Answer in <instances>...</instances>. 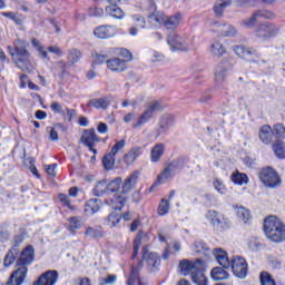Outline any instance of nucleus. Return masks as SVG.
<instances>
[{
    "label": "nucleus",
    "instance_id": "nucleus-17",
    "mask_svg": "<svg viewBox=\"0 0 285 285\" xmlns=\"http://www.w3.org/2000/svg\"><path fill=\"white\" fill-rule=\"evenodd\" d=\"M112 97L106 96L101 98H92L88 101L89 108H95L96 110H106L110 106Z\"/></svg>",
    "mask_w": 285,
    "mask_h": 285
},
{
    "label": "nucleus",
    "instance_id": "nucleus-26",
    "mask_svg": "<svg viewBox=\"0 0 285 285\" xmlns=\"http://www.w3.org/2000/svg\"><path fill=\"white\" fill-rule=\"evenodd\" d=\"M258 137L262 144L271 145L273 141V128L269 125H264L258 131Z\"/></svg>",
    "mask_w": 285,
    "mask_h": 285
},
{
    "label": "nucleus",
    "instance_id": "nucleus-9",
    "mask_svg": "<svg viewBox=\"0 0 285 285\" xmlns=\"http://www.w3.org/2000/svg\"><path fill=\"white\" fill-rule=\"evenodd\" d=\"M259 19H275V13L268 10L256 11L252 14V17L244 19L240 22V26L246 30H250L257 26V21H259Z\"/></svg>",
    "mask_w": 285,
    "mask_h": 285
},
{
    "label": "nucleus",
    "instance_id": "nucleus-31",
    "mask_svg": "<svg viewBox=\"0 0 285 285\" xmlns=\"http://www.w3.org/2000/svg\"><path fill=\"white\" fill-rule=\"evenodd\" d=\"M99 208H101V200H99V199H90L85 205V213L87 215H95V213L99 212Z\"/></svg>",
    "mask_w": 285,
    "mask_h": 285
},
{
    "label": "nucleus",
    "instance_id": "nucleus-32",
    "mask_svg": "<svg viewBox=\"0 0 285 285\" xmlns=\"http://www.w3.org/2000/svg\"><path fill=\"white\" fill-rule=\"evenodd\" d=\"M119 222H121V214L119 212H111L106 218V226L117 228Z\"/></svg>",
    "mask_w": 285,
    "mask_h": 285
},
{
    "label": "nucleus",
    "instance_id": "nucleus-37",
    "mask_svg": "<svg viewBox=\"0 0 285 285\" xmlns=\"http://www.w3.org/2000/svg\"><path fill=\"white\" fill-rule=\"evenodd\" d=\"M122 180L120 177L114 179V180H107L108 185V195H117L119 193V189L121 188Z\"/></svg>",
    "mask_w": 285,
    "mask_h": 285
},
{
    "label": "nucleus",
    "instance_id": "nucleus-5",
    "mask_svg": "<svg viewBox=\"0 0 285 285\" xmlns=\"http://www.w3.org/2000/svg\"><path fill=\"white\" fill-rule=\"evenodd\" d=\"M282 32V27L274 22H263L257 26L255 29V37L258 41L263 42L268 41V39H273V37H277Z\"/></svg>",
    "mask_w": 285,
    "mask_h": 285
},
{
    "label": "nucleus",
    "instance_id": "nucleus-58",
    "mask_svg": "<svg viewBox=\"0 0 285 285\" xmlns=\"http://www.w3.org/2000/svg\"><path fill=\"white\" fill-rule=\"evenodd\" d=\"M81 59V51L77 49H72L69 52V61L70 63H77Z\"/></svg>",
    "mask_w": 285,
    "mask_h": 285
},
{
    "label": "nucleus",
    "instance_id": "nucleus-56",
    "mask_svg": "<svg viewBox=\"0 0 285 285\" xmlns=\"http://www.w3.org/2000/svg\"><path fill=\"white\" fill-rule=\"evenodd\" d=\"M223 28H224V23H222L219 21H212L209 23L210 32H216L217 35H222Z\"/></svg>",
    "mask_w": 285,
    "mask_h": 285
},
{
    "label": "nucleus",
    "instance_id": "nucleus-23",
    "mask_svg": "<svg viewBox=\"0 0 285 285\" xmlns=\"http://www.w3.org/2000/svg\"><path fill=\"white\" fill-rule=\"evenodd\" d=\"M214 257L216 262L223 268H230V259L228 258V253L222 248L214 249Z\"/></svg>",
    "mask_w": 285,
    "mask_h": 285
},
{
    "label": "nucleus",
    "instance_id": "nucleus-7",
    "mask_svg": "<svg viewBox=\"0 0 285 285\" xmlns=\"http://www.w3.org/2000/svg\"><path fill=\"white\" fill-rule=\"evenodd\" d=\"M229 266L232 268V273L238 279H246L248 275V263L242 256H234L230 259Z\"/></svg>",
    "mask_w": 285,
    "mask_h": 285
},
{
    "label": "nucleus",
    "instance_id": "nucleus-6",
    "mask_svg": "<svg viewBox=\"0 0 285 285\" xmlns=\"http://www.w3.org/2000/svg\"><path fill=\"white\" fill-rule=\"evenodd\" d=\"M258 177L266 188H279V186H282V177H279V174H277V170L274 168H263Z\"/></svg>",
    "mask_w": 285,
    "mask_h": 285
},
{
    "label": "nucleus",
    "instance_id": "nucleus-51",
    "mask_svg": "<svg viewBox=\"0 0 285 285\" xmlns=\"http://www.w3.org/2000/svg\"><path fill=\"white\" fill-rule=\"evenodd\" d=\"M87 237H104V233L98 227H88L85 232Z\"/></svg>",
    "mask_w": 285,
    "mask_h": 285
},
{
    "label": "nucleus",
    "instance_id": "nucleus-44",
    "mask_svg": "<svg viewBox=\"0 0 285 285\" xmlns=\"http://www.w3.org/2000/svg\"><path fill=\"white\" fill-rule=\"evenodd\" d=\"M230 227V219H228L224 214L220 215L218 222L216 223L215 227L217 230H227Z\"/></svg>",
    "mask_w": 285,
    "mask_h": 285
},
{
    "label": "nucleus",
    "instance_id": "nucleus-35",
    "mask_svg": "<svg viewBox=\"0 0 285 285\" xmlns=\"http://www.w3.org/2000/svg\"><path fill=\"white\" fill-rule=\"evenodd\" d=\"M232 3L233 0H218L214 6V12L216 17H222V14H224V10H226V8H229Z\"/></svg>",
    "mask_w": 285,
    "mask_h": 285
},
{
    "label": "nucleus",
    "instance_id": "nucleus-64",
    "mask_svg": "<svg viewBox=\"0 0 285 285\" xmlns=\"http://www.w3.org/2000/svg\"><path fill=\"white\" fill-rule=\"evenodd\" d=\"M89 14L90 17H104V10L98 7H91L89 8Z\"/></svg>",
    "mask_w": 285,
    "mask_h": 285
},
{
    "label": "nucleus",
    "instance_id": "nucleus-48",
    "mask_svg": "<svg viewBox=\"0 0 285 285\" xmlns=\"http://www.w3.org/2000/svg\"><path fill=\"white\" fill-rule=\"evenodd\" d=\"M223 214H219L218 212H215V210H209L207 214H206V219L207 222H209V224H212V226H215L217 225V222L219 220V218L222 217Z\"/></svg>",
    "mask_w": 285,
    "mask_h": 285
},
{
    "label": "nucleus",
    "instance_id": "nucleus-54",
    "mask_svg": "<svg viewBox=\"0 0 285 285\" xmlns=\"http://www.w3.org/2000/svg\"><path fill=\"white\" fill-rule=\"evenodd\" d=\"M131 21L137 26L138 28L146 29V18L139 14H132Z\"/></svg>",
    "mask_w": 285,
    "mask_h": 285
},
{
    "label": "nucleus",
    "instance_id": "nucleus-57",
    "mask_svg": "<svg viewBox=\"0 0 285 285\" xmlns=\"http://www.w3.org/2000/svg\"><path fill=\"white\" fill-rule=\"evenodd\" d=\"M58 199L61 202V204H65L69 210H75V205L70 203V197H68V195L59 194Z\"/></svg>",
    "mask_w": 285,
    "mask_h": 285
},
{
    "label": "nucleus",
    "instance_id": "nucleus-52",
    "mask_svg": "<svg viewBox=\"0 0 285 285\" xmlns=\"http://www.w3.org/2000/svg\"><path fill=\"white\" fill-rule=\"evenodd\" d=\"M261 284L262 285H276L275 279L267 272H263L261 274Z\"/></svg>",
    "mask_w": 285,
    "mask_h": 285
},
{
    "label": "nucleus",
    "instance_id": "nucleus-3",
    "mask_svg": "<svg viewBox=\"0 0 285 285\" xmlns=\"http://www.w3.org/2000/svg\"><path fill=\"white\" fill-rule=\"evenodd\" d=\"M185 167L186 161H184V159L173 160L158 174L154 186H164V184H168V181H170L177 173L184 170Z\"/></svg>",
    "mask_w": 285,
    "mask_h": 285
},
{
    "label": "nucleus",
    "instance_id": "nucleus-27",
    "mask_svg": "<svg viewBox=\"0 0 285 285\" xmlns=\"http://www.w3.org/2000/svg\"><path fill=\"white\" fill-rule=\"evenodd\" d=\"M166 151V145L164 144H156L150 150V161L153 164H157L164 157V153Z\"/></svg>",
    "mask_w": 285,
    "mask_h": 285
},
{
    "label": "nucleus",
    "instance_id": "nucleus-13",
    "mask_svg": "<svg viewBox=\"0 0 285 285\" xmlns=\"http://www.w3.org/2000/svg\"><path fill=\"white\" fill-rule=\"evenodd\" d=\"M126 202H128V197L124 191L118 194H109L108 198L106 199V204L111 206L114 210H121L124 206H126Z\"/></svg>",
    "mask_w": 285,
    "mask_h": 285
},
{
    "label": "nucleus",
    "instance_id": "nucleus-50",
    "mask_svg": "<svg viewBox=\"0 0 285 285\" xmlns=\"http://www.w3.org/2000/svg\"><path fill=\"white\" fill-rule=\"evenodd\" d=\"M214 188L218 195H226V193H227L226 185L224 184V180H222L219 178L214 179Z\"/></svg>",
    "mask_w": 285,
    "mask_h": 285
},
{
    "label": "nucleus",
    "instance_id": "nucleus-4",
    "mask_svg": "<svg viewBox=\"0 0 285 285\" xmlns=\"http://www.w3.org/2000/svg\"><path fill=\"white\" fill-rule=\"evenodd\" d=\"M167 43L171 50H179L180 52H190L195 50V41L191 37H184L177 33H171L167 37Z\"/></svg>",
    "mask_w": 285,
    "mask_h": 285
},
{
    "label": "nucleus",
    "instance_id": "nucleus-40",
    "mask_svg": "<svg viewBox=\"0 0 285 285\" xmlns=\"http://www.w3.org/2000/svg\"><path fill=\"white\" fill-rule=\"evenodd\" d=\"M232 181L237 186H244V184H248V176L246 174H239L238 171H234L232 174Z\"/></svg>",
    "mask_w": 285,
    "mask_h": 285
},
{
    "label": "nucleus",
    "instance_id": "nucleus-62",
    "mask_svg": "<svg viewBox=\"0 0 285 285\" xmlns=\"http://www.w3.org/2000/svg\"><path fill=\"white\" fill-rule=\"evenodd\" d=\"M45 170L49 177H56L57 176V164L46 165Z\"/></svg>",
    "mask_w": 285,
    "mask_h": 285
},
{
    "label": "nucleus",
    "instance_id": "nucleus-8",
    "mask_svg": "<svg viewBox=\"0 0 285 285\" xmlns=\"http://www.w3.org/2000/svg\"><path fill=\"white\" fill-rule=\"evenodd\" d=\"M97 3H100V6H107L105 8L106 14L108 17H111L112 19H118L121 21L124 17H126V12L121 10L117 4L119 3V0H95Z\"/></svg>",
    "mask_w": 285,
    "mask_h": 285
},
{
    "label": "nucleus",
    "instance_id": "nucleus-55",
    "mask_svg": "<svg viewBox=\"0 0 285 285\" xmlns=\"http://www.w3.org/2000/svg\"><path fill=\"white\" fill-rule=\"evenodd\" d=\"M126 147V140H119L116 142V145L111 148L110 154L115 157L118 155V153H121L124 148Z\"/></svg>",
    "mask_w": 285,
    "mask_h": 285
},
{
    "label": "nucleus",
    "instance_id": "nucleus-39",
    "mask_svg": "<svg viewBox=\"0 0 285 285\" xmlns=\"http://www.w3.org/2000/svg\"><path fill=\"white\" fill-rule=\"evenodd\" d=\"M273 150L276 155V157H278V159H285V144L282 140H278L276 142L273 144Z\"/></svg>",
    "mask_w": 285,
    "mask_h": 285
},
{
    "label": "nucleus",
    "instance_id": "nucleus-24",
    "mask_svg": "<svg viewBox=\"0 0 285 285\" xmlns=\"http://www.w3.org/2000/svg\"><path fill=\"white\" fill-rule=\"evenodd\" d=\"M137 181H139V174L137 171H134L125 179L122 184V193L125 195H127V193H130V190L136 188Z\"/></svg>",
    "mask_w": 285,
    "mask_h": 285
},
{
    "label": "nucleus",
    "instance_id": "nucleus-47",
    "mask_svg": "<svg viewBox=\"0 0 285 285\" xmlns=\"http://www.w3.org/2000/svg\"><path fill=\"white\" fill-rule=\"evenodd\" d=\"M17 249L10 250L3 261V266H6V268H10V266H12V264H14V262H17Z\"/></svg>",
    "mask_w": 285,
    "mask_h": 285
},
{
    "label": "nucleus",
    "instance_id": "nucleus-2",
    "mask_svg": "<svg viewBox=\"0 0 285 285\" xmlns=\"http://www.w3.org/2000/svg\"><path fill=\"white\" fill-rule=\"evenodd\" d=\"M8 50L13 63H16L20 70H30V52H28V42L17 40L13 42V48L12 46H9Z\"/></svg>",
    "mask_w": 285,
    "mask_h": 285
},
{
    "label": "nucleus",
    "instance_id": "nucleus-42",
    "mask_svg": "<svg viewBox=\"0 0 285 285\" xmlns=\"http://www.w3.org/2000/svg\"><path fill=\"white\" fill-rule=\"evenodd\" d=\"M114 55H116L117 57H122V59H125V63L126 61H132V53L126 48L114 49Z\"/></svg>",
    "mask_w": 285,
    "mask_h": 285
},
{
    "label": "nucleus",
    "instance_id": "nucleus-28",
    "mask_svg": "<svg viewBox=\"0 0 285 285\" xmlns=\"http://www.w3.org/2000/svg\"><path fill=\"white\" fill-rule=\"evenodd\" d=\"M204 265L200 264L195 273L191 274V282L196 285H208V278L204 275Z\"/></svg>",
    "mask_w": 285,
    "mask_h": 285
},
{
    "label": "nucleus",
    "instance_id": "nucleus-59",
    "mask_svg": "<svg viewBox=\"0 0 285 285\" xmlns=\"http://www.w3.org/2000/svg\"><path fill=\"white\" fill-rule=\"evenodd\" d=\"M91 57H92L94 63H96L97 66L106 62V56L98 53L97 51H94L91 53Z\"/></svg>",
    "mask_w": 285,
    "mask_h": 285
},
{
    "label": "nucleus",
    "instance_id": "nucleus-63",
    "mask_svg": "<svg viewBox=\"0 0 285 285\" xmlns=\"http://www.w3.org/2000/svg\"><path fill=\"white\" fill-rule=\"evenodd\" d=\"M138 281H139V272L137 269H132L128 278L127 285H134L135 282H138Z\"/></svg>",
    "mask_w": 285,
    "mask_h": 285
},
{
    "label": "nucleus",
    "instance_id": "nucleus-49",
    "mask_svg": "<svg viewBox=\"0 0 285 285\" xmlns=\"http://www.w3.org/2000/svg\"><path fill=\"white\" fill-rule=\"evenodd\" d=\"M220 35H223V37H235L237 35V30L233 24H223Z\"/></svg>",
    "mask_w": 285,
    "mask_h": 285
},
{
    "label": "nucleus",
    "instance_id": "nucleus-60",
    "mask_svg": "<svg viewBox=\"0 0 285 285\" xmlns=\"http://www.w3.org/2000/svg\"><path fill=\"white\" fill-rule=\"evenodd\" d=\"M47 132L49 134L50 141H59V132H57V127H47Z\"/></svg>",
    "mask_w": 285,
    "mask_h": 285
},
{
    "label": "nucleus",
    "instance_id": "nucleus-36",
    "mask_svg": "<svg viewBox=\"0 0 285 285\" xmlns=\"http://www.w3.org/2000/svg\"><path fill=\"white\" fill-rule=\"evenodd\" d=\"M106 193H108V180H100L96 183L94 187V195H96V197H104Z\"/></svg>",
    "mask_w": 285,
    "mask_h": 285
},
{
    "label": "nucleus",
    "instance_id": "nucleus-20",
    "mask_svg": "<svg viewBox=\"0 0 285 285\" xmlns=\"http://www.w3.org/2000/svg\"><path fill=\"white\" fill-rule=\"evenodd\" d=\"M184 21V16L181 13H174L171 16H165V27L167 30H177Z\"/></svg>",
    "mask_w": 285,
    "mask_h": 285
},
{
    "label": "nucleus",
    "instance_id": "nucleus-15",
    "mask_svg": "<svg viewBox=\"0 0 285 285\" xmlns=\"http://www.w3.org/2000/svg\"><path fill=\"white\" fill-rule=\"evenodd\" d=\"M31 262H35V248L32 246H28L24 248L18 259L17 267L18 268H27Z\"/></svg>",
    "mask_w": 285,
    "mask_h": 285
},
{
    "label": "nucleus",
    "instance_id": "nucleus-29",
    "mask_svg": "<svg viewBox=\"0 0 285 285\" xmlns=\"http://www.w3.org/2000/svg\"><path fill=\"white\" fill-rule=\"evenodd\" d=\"M234 210L237 215V218L239 219V222H243V224H248L250 219H253L250 210L244 206H235Z\"/></svg>",
    "mask_w": 285,
    "mask_h": 285
},
{
    "label": "nucleus",
    "instance_id": "nucleus-10",
    "mask_svg": "<svg viewBox=\"0 0 285 285\" xmlns=\"http://www.w3.org/2000/svg\"><path fill=\"white\" fill-rule=\"evenodd\" d=\"M233 50L240 59H245V61H249L250 63H259L257 59L262 57V53L257 52V50L244 45L235 46Z\"/></svg>",
    "mask_w": 285,
    "mask_h": 285
},
{
    "label": "nucleus",
    "instance_id": "nucleus-25",
    "mask_svg": "<svg viewBox=\"0 0 285 285\" xmlns=\"http://www.w3.org/2000/svg\"><path fill=\"white\" fill-rule=\"evenodd\" d=\"M228 70L229 68L227 63H218L214 72L215 81L217 83H223V81H225V79L228 77Z\"/></svg>",
    "mask_w": 285,
    "mask_h": 285
},
{
    "label": "nucleus",
    "instance_id": "nucleus-61",
    "mask_svg": "<svg viewBox=\"0 0 285 285\" xmlns=\"http://www.w3.org/2000/svg\"><path fill=\"white\" fill-rule=\"evenodd\" d=\"M165 57L161 52L158 51H150L149 52V61L157 62L164 61Z\"/></svg>",
    "mask_w": 285,
    "mask_h": 285
},
{
    "label": "nucleus",
    "instance_id": "nucleus-14",
    "mask_svg": "<svg viewBox=\"0 0 285 285\" xmlns=\"http://www.w3.org/2000/svg\"><path fill=\"white\" fill-rule=\"evenodd\" d=\"M81 142L85 144L94 155H97V149H94V146L99 142V137H97L95 129L83 131Z\"/></svg>",
    "mask_w": 285,
    "mask_h": 285
},
{
    "label": "nucleus",
    "instance_id": "nucleus-41",
    "mask_svg": "<svg viewBox=\"0 0 285 285\" xmlns=\"http://www.w3.org/2000/svg\"><path fill=\"white\" fill-rule=\"evenodd\" d=\"M31 43L33 48L38 50L39 57H41L43 61H50V56H48V51H46V49H43V47L40 46L39 40L32 39Z\"/></svg>",
    "mask_w": 285,
    "mask_h": 285
},
{
    "label": "nucleus",
    "instance_id": "nucleus-18",
    "mask_svg": "<svg viewBox=\"0 0 285 285\" xmlns=\"http://www.w3.org/2000/svg\"><path fill=\"white\" fill-rule=\"evenodd\" d=\"M202 264V261H197L196 263H193L190 261H181L180 264H179V271H180V274H183L185 277L187 275H193V273H195L199 266Z\"/></svg>",
    "mask_w": 285,
    "mask_h": 285
},
{
    "label": "nucleus",
    "instance_id": "nucleus-19",
    "mask_svg": "<svg viewBox=\"0 0 285 285\" xmlns=\"http://www.w3.org/2000/svg\"><path fill=\"white\" fill-rule=\"evenodd\" d=\"M147 21L150 28H161V26H165L166 23V16L161 11H155L147 17Z\"/></svg>",
    "mask_w": 285,
    "mask_h": 285
},
{
    "label": "nucleus",
    "instance_id": "nucleus-21",
    "mask_svg": "<svg viewBox=\"0 0 285 285\" xmlns=\"http://www.w3.org/2000/svg\"><path fill=\"white\" fill-rule=\"evenodd\" d=\"M107 68L111 72H125L127 70L126 61L119 58L107 60Z\"/></svg>",
    "mask_w": 285,
    "mask_h": 285
},
{
    "label": "nucleus",
    "instance_id": "nucleus-33",
    "mask_svg": "<svg viewBox=\"0 0 285 285\" xmlns=\"http://www.w3.org/2000/svg\"><path fill=\"white\" fill-rule=\"evenodd\" d=\"M153 117H154L153 110L147 108V110L144 111V114L139 116L137 122L134 125V128H141V126L148 124Z\"/></svg>",
    "mask_w": 285,
    "mask_h": 285
},
{
    "label": "nucleus",
    "instance_id": "nucleus-53",
    "mask_svg": "<svg viewBox=\"0 0 285 285\" xmlns=\"http://www.w3.org/2000/svg\"><path fill=\"white\" fill-rule=\"evenodd\" d=\"M273 135H276V137H279L281 139H284L285 137V126L283 124H276L272 129Z\"/></svg>",
    "mask_w": 285,
    "mask_h": 285
},
{
    "label": "nucleus",
    "instance_id": "nucleus-16",
    "mask_svg": "<svg viewBox=\"0 0 285 285\" xmlns=\"http://www.w3.org/2000/svg\"><path fill=\"white\" fill-rule=\"evenodd\" d=\"M28 275V267H18L9 277L6 285H21Z\"/></svg>",
    "mask_w": 285,
    "mask_h": 285
},
{
    "label": "nucleus",
    "instance_id": "nucleus-1",
    "mask_svg": "<svg viewBox=\"0 0 285 285\" xmlns=\"http://www.w3.org/2000/svg\"><path fill=\"white\" fill-rule=\"evenodd\" d=\"M264 233L271 242L279 244L285 242V224L277 216H268L264 220Z\"/></svg>",
    "mask_w": 285,
    "mask_h": 285
},
{
    "label": "nucleus",
    "instance_id": "nucleus-22",
    "mask_svg": "<svg viewBox=\"0 0 285 285\" xmlns=\"http://www.w3.org/2000/svg\"><path fill=\"white\" fill-rule=\"evenodd\" d=\"M210 278L213 282H226V279H230V274L226 271V267H214L210 271Z\"/></svg>",
    "mask_w": 285,
    "mask_h": 285
},
{
    "label": "nucleus",
    "instance_id": "nucleus-46",
    "mask_svg": "<svg viewBox=\"0 0 285 285\" xmlns=\"http://www.w3.org/2000/svg\"><path fill=\"white\" fill-rule=\"evenodd\" d=\"M168 213H170V203L168 199L163 198L158 206V215L164 217V215H168Z\"/></svg>",
    "mask_w": 285,
    "mask_h": 285
},
{
    "label": "nucleus",
    "instance_id": "nucleus-30",
    "mask_svg": "<svg viewBox=\"0 0 285 285\" xmlns=\"http://www.w3.org/2000/svg\"><path fill=\"white\" fill-rule=\"evenodd\" d=\"M141 155V147H134L125 155V164L132 166L137 161V157Z\"/></svg>",
    "mask_w": 285,
    "mask_h": 285
},
{
    "label": "nucleus",
    "instance_id": "nucleus-11",
    "mask_svg": "<svg viewBox=\"0 0 285 285\" xmlns=\"http://www.w3.org/2000/svg\"><path fill=\"white\" fill-rule=\"evenodd\" d=\"M161 264V258L156 253H149L148 247L142 248V266L155 273Z\"/></svg>",
    "mask_w": 285,
    "mask_h": 285
},
{
    "label": "nucleus",
    "instance_id": "nucleus-34",
    "mask_svg": "<svg viewBox=\"0 0 285 285\" xmlns=\"http://www.w3.org/2000/svg\"><path fill=\"white\" fill-rule=\"evenodd\" d=\"M148 239H150L148 237V234H146L144 232H140L138 234V236L134 240V257H137V253H139V246H141V244H146V242H148Z\"/></svg>",
    "mask_w": 285,
    "mask_h": 285
},
{
    "label": "nucleus",
    "instance_id": "nucleus-43",
    "mask_svg": "<svg viewBox=\"0 0 285 285\" xmlns=\"http://www.w3.org/2000/svg\"><path fill=\"white\" fill-rule=\"evenodd\" d=\"M115 155L109 153L102 158V166L105 170H112L115 168Z\"/></svg>",
    "mask_w": 285,
    "mask_h": 285
},
{
    "label": "nucleus",
    "instance_id": "nucleus-38",
    "mask_svg": "<svg viewBox=\"0 0 285 285\" xmlns=\"http://www.w3.org/2000/svg\"><path fill=\"white\" fill-rule=\"evenodd\" d=\"M210 52L214 57H224L226 55V47L219 41H214L210 46Z\"/></svg>",
    "mask_w": 285,
    "mask_h": 285
},
{
    "label": "nucleus",
    "instance_id": "nucleus-12",
    "mask_svg": "<svg viewBox=\"0 0 285 285\" xmlns=\"http://www.w3.org/2000/svg\"><path fill=\"white\" fill-rule=\"evenodd\" d=\"M119 35V28L112 24L98 26L94 30V37L97 39H112Z\"/></svg>",
    "mask_w": 285,
    "mask_h": 285
},
{
    "label": "nucleus",
    "instance_id": "nucleus-45",
    "mask_svg": "<svg viewBox=\"0 0 285 285\" xmlns=\"http://www.w3.org/2000/svg\"><path fill=\"white\" fill-rule=\"evenodd\" d=\"M69 224H68V230H70V233H75V230H79V228H81V226H83V224L81 223V219H79V217H71L68 219Z\"/></svg>",
    "mask_w": 285,
    "mask_h": 285
}]
</instances>
